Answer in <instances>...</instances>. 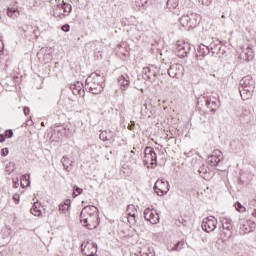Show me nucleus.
I'll list each match as a JSON object with an SVG mask.
<instances>
[{
  "mask_svg": "<svg viewBox=\"0 0 256 256\" xmlns=\"http://www.w3.org/2000/svg\"><path fill=\"white\" fill-rule=\"evenodd\" d=\"M80 222L86 229H97L99 225V210L95 206H86L80 213Z\"/></svg>",
  "mask_w": 256,
  "mask_h": 256,
  "instance_id": "obj_1",
  "label": "nucleus"
},
{
  "mask_svg": "<svg viewBox=\"0 0 256 256\" xmlns=\"http://www.w3.org/2000/svg\"><path fill=\"white\" fill-rule=\"evenodd\" d=\"M88 81V86L93 95H99L103 93V84L105 83V77L97 72H93Z\"/></svg>",
  "mask_w": 256,
  "mask_h": 256,
  "instance_id": "obj_2",
  "label": "nucleus"
},
{
  "mask_svg": "<svg viewBox=\"0 0 256 256\" xmlns=\"http://www.w3.org/2000/svg\"><path fill=\"white\" fill-rule=\"evenodd\" d=\"M189 51H191V44L185 41H178L176 44V53L180 59H183L189 55Z\"/></svg>",
  "mask_w": 256,
  "mask_h": 256,
  "instance_id": "obj_3",
  "label": "nucleus"
},
{
  "mask_svg": "<svg viewBox=\"0 0 256 256\" xmlns=\"http://www.w3.org/2000/svg\"><path fill=\"white\" fill-rule=\"evenodd\" d=\"M144 163L146 165H157V154L153 147H146L144 150Z\"/></svg>",
  "mask_w": 256,
  "mask_h": 256,
  "instance_id": "obj_4",
  "label": "nucleus"
},
{
  "mask_svg": "<svg viewBox=\"0 0 256 256\" xmlns=\"http://www.w3.org/2000/svg\"><path fill=\"white\" fill-rule=\"evenodd\" d=\"M154 191L160 197L169 192V182L167 180H157L154 185Z\"/></svg>",
  "mask_w": 256,
  "mask_h": 256,
  "instance_id": "obj_5",
  "label": "nucleus"
},
{
  "mask_svg": "<svg viewBox=\"0 0 256 256\" xmlns=\"http://www.w3.org/2000/svg\"><path fill=\"white\" fill-rule=\"evenodd\" d=\"M82 253L86 256L97 255V244L93 241L83 242L81 245Z\"/></svg>",
  "mask_w": 256,
  "mask_h": 256,
  "instance_id": "obj_6",
  "label": "nucleus"
},
{
  "mask_svg": "<svg viewBox=\"0 0 256 256\" xmlns=\"http://www.w3.org/2000/svg\"><path fill=\"white\" fill-rule=\"evenodd\" d=\"M144 219L152 225H157L159 223V213L155 209L146 208L144 210Z\"/></svg>",
  "mask_w": 256,
  "mask_h": 256,
  "instance_id": "obj_7",
  "label": "nucleus"
},
{
  "mask_svg": "<svg viewBox=\"0 0 256 256\" xmlns=\"http://www.w3.org/2000/svg\"><path fill=\"white\" fill-rule=\"evenodd\" d=\"M217 227V219L213 216L207 217L202 222V229L206 231V233H211V231H215Z\"/></svg>",
  "mask_w": 256,
  "mask_h": 256,
  "instance_id": "obj_8",
  "label": "nucleus"
},
{
  "mask_svg": "<svg viewBox=\"0 0 256 256\" xmlns=\"http://www.w3.org/2000/svg\"><path fill=\"white\" fill-rule=\"evenodd\" d=\"M221 159H223V153L219 150H214L213 154L208 157V164L211 167H217L221 162Z\"/></svg>",
  "mask_w": 256,
  "mask_h": 256,
  "instance_id": "obj_9",
  "label": "nucleus"
},
{
  "mask_svg": "<svg viewBox=\"0 0 256 256\" xmlns=\"http://www.w3.org/2000/svg\"><path fill=\"white\" fill-rule=\"evenodd\" d=\"M41 203L36 202L34 203L33 207L31 208V214L34 215V217H41L43 215V212L41 211Z\"/></svg>",
  "mask_w": 256,
  "mask_h": 256,
  "instance_id": "obj_10",
  "label": "nucleus"
},
{
  "mask_svg": "<svg viewBox=\"0 0 256 256\" xmlns=\"http://www.w3.org/2000/svg\"><path fill=\"white\" fill-rule=\"evenodd\" d=\"M120 89L122 91H127V88L129 87V79L125 78V76H120L119 79Z\"/></svg>",
  "mask_w": 256,
  "mask_h": 256,
  "instance_id": "obj_11",
  "label": "nucleus"
},
{
  "mask_svg": "<svg viewBox=\"0 0 256 256\" xmlns=\"http://www.w3.org/2000/svg\"><path fill=\"white\" fill-rule=\"evenodd\" d=\"M7 15L11 19H17V17H19V15H21V12L17 8H8L7 9Z\"/></svg>",
  "mask_w": 256,
  "mask_h": 256,
  "instance_id": "obj_12",
  "label": "nucleus"
},
{
  "mask_svg": "<svg viewBox=\"0 0 256 256\" xmlns=\"http://www.w3.org/2000/svg\"><path fill=\"white\" fill-rule=\"evenodd\" d=\"M60 211H69L71 209V199H66L62 204L59 206Z\"/></svg>",
  "mask_w": 256,
  "mask_h": 256,
  "instance_id": "obj_13",
  "label": "nucleus"
},
{
  "mask_svg": "<svg viewBox=\"0 0 256 256\" xmlns=\"http://www.w3.org/2000/svg\"><path fill=\"white\" fill-rule=\"evenodd\" d=\"M179 7V0H168L167 8L170 10L177 9Z\"/></svg>",
  "mask_w": 256,
  "mask_h": 256,
  "instance_id": "obj_14",
  "label": "nucleus"
},
{
  "mask_svg": "<svg viewBox=\"0 0 256 256\" xmlns=\"http://www.w3.org/2000/svg\"><path fill=\"white\" fill-rule=\"evenodd\" d=\"M21 187H29V175H24L20 179Z\"/></svg>",
  "mask_w": 256,
  "mask_h": 256,
  "instance_id": "obj_15",
  "label": "nucleus"
},
{
  "mask_svg": "<svg viewBox=\"0 0 256 256\" xmlns=\"http://www.w3.org/2000/svg\"><path fill=\"white\" fill-rule=\"evenodd\" d=\"M235 209L238 211V213H245V211H247V208H245V206H243L241 203L236 202L234 205Z\"/></svg>",
  "mask_w": 256,
  "mask_h": 256,
  "instance_id": "obj_16",
  "label": "nucleus"
},
{
  "mask_svg": "<svg viewBox=\"0 0 256 256\" xmlns=\"http://www.w3.org/2000/svg\"><path fill=\"white\" fill-rule=\"evenodd\" d=\"M61 9H63V13L64 15H67L69 13H71V4H62Z\"/></svg>",
  "mask_w": 256,
  "mask_h": 256,
  "instance_id": "obj_17",
  "label": "nucleus"
},
{
  "mask_svg": "<svg viewBox=\"0 0 256 256\" xmlns=\"http://www.w3.org/2000/svg\"><path fill=\"white\" fill-rule=\"evenodd\" d=\"M83 193V189L79 188L78 186L73 187V197H78V195H81Z\"/></svg>",
  "mask_w": 256,
  "mask_h": 256,
  "instance_id": "obj_18",
  "label": "nucleus"
},
{
  "mask_svg": "<svg viewBox=\"0 0 256 256\" xmlns=\"http://www.w3.org/2000/svg\"><path fill=\"white\" fill-rule=\"evenodd\" d=\"M200 5H204L205 7H209L212 0H198Z\"/></svg>",
  "mask_w": 256,
  "mask_h": 256,
  "instance_id": "obj_19",
  "label": "nucleus"
},
{
  "mask_svg": "<svg viewBox=\"0 0 256 256\" xmlns=\"http://www.w3.org/2000/svg\"><path fill=\"white\" fill-rule=\"evenodd\" d=\"M62 31H64V33H69V31H71V26L69 24H65L61 27Z\"/></svg>",
  "mask_w": 256,
  "mask_h": 256,
  "instance_id": "obj_20",
  "label": "nucleus"
},
{
  "mask_svg": "<svg viewBox=\"0 0 256 256\" xmlns=\"http://www.w3.org/2000/svg\"><path fill=\"white\" fill-rule=\"evenodd\" d=\"M1 155L2 157H7V155H9V148H3L1 150Z\"/></svg>",
  "mask_w": 256,
  "mask_h": 256,
  "instance_id": "obj_21",
  "label": "nucleus"
},
{
  "mask_svg": "<svg viewBox=\"0 0 256 256\" xmlns=\"http://www.w3.org/2000/svg\"><path fill=\"white\" fill-rule=\"evenodd\" d=\"M4 136L10 139V137H13V130H6Z\"/></svg>",
  "mask_w": 256,
  "mask_h": 256,
  "instance_id": "obj_22",
  "label": "nucleus"
},
{
  "mask_svg": "<svg viewBox=\"0 0 256 256\" xmlns=\"http://www.w3.org/2000/svg\"><path fill=\"white\" fill-rule=\"evenodd\" d=\"M131 208L133 209V206H132V207H131V206L128 207L127 213H128V215H130V219H133V221H135V213H132V214L129 213V210H130Z\"/></svg>",
  "mask_w": 256,
  "mask_h": 256,
  "instance_id": "obj_23",
  "label": "nucleus"
},
{
  "mask_svg": "<svg viewBox=\"0 0 256 256\" xmlns=\"http://www.w3.org/2000/svg\"><path fill=\"white\" fill-rule=\"evenodd\" d=\"M129 131H133L135 129V122L131 121V123L128 125Z\"/></svg>",
  "mask_w": 256,
  "mask_h": 256,
  "instance_id": "obj_24",
  "label": "nucleus"
},
{
  "mask_svg": "<svg viewBox=\"0 0 256 256\" xmlns=\"http://www.w3.org/2000/svg\"><path fill=\"white\" fill-rule=\"evenodd\" d=\"M183 7H189L191 5V0H183Z\"/></svg>",
  "mask_w": 256,
  "mask_h": 256,
  "instance_id": "obj_25",
  "label": "nucleus"
},
{
  "mask_svg": "<svg viewBox=\"0 0 256 256\" xmlns=\"http://www.w3.org/2000/svg\"><path fill=\"white\" fill-rule=\"evenodd\" d=\"M23 112L24 115H29V113H31V110L29 109V107H24Z\"/></svg>",
  "mask_w": 256,
  "mask_h": 256,
  "instance_id": "obj_26",
  "label": "nucleus"
},
{
  "mask_svg": "<svg viewBox=\"0 0 256 256\" xmlns=\"http://www.w3.org/2000/svg\"><path fill=\"white\" fill-rule=\"evenodd\" d=\"M19 199H20V196L18 194H15L13 196V200L15 201L16 204L19 203Z\"/></svg>",
  "mask_w": 256,
  "mask_h": 256,
  "instance_id": "obj_27",
  "label": "nucleus"
},
{
  "mask_svg": "<svg viewBox=\"0 0 256 256\" xmlns=\"http://www.w3.org/2000/svg\"><path fill=\"white\" fill-rule=\"evenodd\" d=\"M6 136L4 134H0V143L5 141Z\"/></svg>",
  "mask_w": 256,
  "mask_h": 256,
  "instance_id": "obj_28",
  "label": "nucleus"
},
{
  "mask_svg": "<svg viewBox=\"0 0 256 256\" xmlns=\"http://www.w3.org/2000/svg\"><path fill=\"white\" fill-rule=\"evenodd\" d=\"M240 94H241L242 99H245V90H242V91L240 92Z\"/></svg>",
  "mask_w": 256,
  "mask_h": 256,
  "instance_id": "obj_29",
  "label": "nucleus"
},
{
  "mask_svg": "<svg viewBox=\"0 0 256 256\" xmlns=\"http://www.w3.org/2000/svg\"><path fill=\"white\" fill-rule=\"evenodd\" d=\"M149 71H151V68L149 67L144 68V73H149Z\"/></svg>",
  "mask_w": 256,
  "mask_h": 256,
  "instance_id": "obj_30",
  "label": "nucleus"
},
{
  "mask_svg": "<svg viewBox=\"0 0 256 256\" xmlns=\"http://www.w3.org/2000/svg\"><path fill=\"white\" fill-rule=\"evenodd\" d=\"M174 69V67H170V69L168 70L169 75H171V72H173Z\"/></svg>",
  "mask_w": 256,
  "mask_h": 256,
  "instance_id": "obj_31",
  "label": "nucleus"
},
{
  "mask_svg": "<svg viewBox=\"0 0 256 256\" xmlns=\"http://www.w3.org/2000/svg\"><path fill=\"white\" fill-rule=\"evenodd\" d=\"M242 86L245 87V78L242 79Z\"/></svg>",
  "mask_w": 256,
  "mask_h": 256,
  "instance_id": "obj_32",
  "label": "nucleus"
},
{
  "mask_svg": "<svg viewBox=\"0 0 256 256\" xmlns=\"http://www.w3.org/2000/svg\"><path fill=\"white\" fill-rule=\"evenodd\" d=\"M252 216L256 217V209L253 211Z\"/></svg>",
  "mask_w": 256,
  "mask_h": 256,
  "instance_id": "obj_33",
  "label": "nucleus"
},
{
  "mask_svg": "<svg viewBox=\"0 0 256 256\" xmlns=\"http://www.w3.org/2000/svg\"><path fill=\"white\" fill-rule=\"evenodd\" d=\"M241 230H242V231H245V225L242 226Z\"/></svg>",
  "mask_w": 256,
  "mask_h": 256,
  "instance_id": "obj_34",
  "label": "nucleus"
},
{
  "mask_svg": "<svg viewBox=\"0 0 256 256\" xmlns=\"http://www.w3.org/2000/svg\"><path fill=\"white\" fill-rule=\"evenodd\" d=\"M102 137H103V133L100 134V139H102Z\"/></svg>",
  "mask_w": 256,
  "mask_h": 256,
  "instance_id": "obj_35",
  "label": "nucleus"
},
{
  "mask_svg": "<svg viewBox=\"0 0 256 256\" xmlns=\"http://www.w3.org/2000/svg\"><path fill=\"white\" fill-rule=\"evenodd\" d=\"M128 221H131V218H128Z\"/></svg>",
  "mask_w": 256,
  "mask_h": 256,
  "instance_id": "obj_36",
  "label": "nucleus"
}]
</instances>
